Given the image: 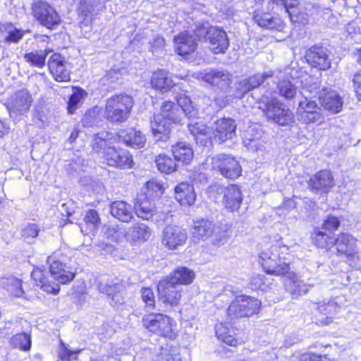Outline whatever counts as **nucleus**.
Here are the masks:
<instances>
[{
  "instance_id": "obj_1",
  "label": "nucleus",
  "mask_w": 361,
  "mask_h": 361,
  "mask_svg": "<svg viewBox=\"0 0 361 361\" xmlns=\"http://www.w3.org/2000/svg\"><path fill=\"white\" fill-rule=\"evenodd\" d=\"M121 141L131 147L142 148L145 145L146 137L141 131L133 128L121 130L118 134L101 131L94 135L93 146L96 150H100L107 144H115Z\"/></svg>"
},
{
  "instance_id": "obj_2",
  "label": "nucleus",
  "mask_w": 361,
  "mask_h": 361,
  "mask_svg": "<svg viewBox=\"0 0 361 361\" xmlns=\"http://www.w3.org/2000/svg\"><path fill=\"white\" fill-rule=\"evenodd\" d=\"M288 247L279 244L273 245L259 255V263L264 271L271 275H283L289 271Z\"/></svg>"
},
{
  "instance_id": "obj_3",
  "label": "nucleus",
  "mask_w": 361,
  "mask_h": 361,
  "mask_svg": "<svg viewBox=\"0 0 361 361\" xmlns=\"http://www.w3.org/2000/svg\"><path fill=\"white\" fill-rule=\"evenodd\" d=\"M176 104L171 101L165 102L161 108L160 116L172 123H180L183 117L188 118L197 117L198 110L190 99L185 94L176 97Z\"/></svg>"
},
{
  "instance_id": "obj_4",
  "label": "nucleus",
  "mask_w": 361,
  "mask_h": 361,
  "mask_svg": "<svg viewBox=\"0 0 361 361\" xmlns=\"http://www.w3.org/2000/svg\"><path fill=\"white\" fill-rule=\"evenodd\" d=\"M134 104L133 97L127 94H115L106 99L105 117L111 123H122L129 117Z\"/></svg>"
},
{
  "instance_id": "obj_5",
  "label": "nucleus",
  "mask_w": 361,
  "mask_h": 361,
  "mask_svg": "<svg viewBox=\"0 0 361 361\" xmlns=\"http://www.w3.org/2000/svg\"><path fill=\"white\" fill-rule=\"evenodd\" d=\"M228 229L226 224L201 219L195 221L192 235L195 238L202 240L212 237V244L220 246L226 241Z\"/></svg>"
},
{
  "instance_id": "obj_6",
  "label": "nucleus",
  "mask_w": 361,
  "mask_h": 361,
  "mask_svg": "<svg viewBox=\"0 0 361 361\" xmlns=\"http://www.w3.org/2000/svg\"><path fill=\"white\" fill-rule=\"evenodd\" d=\"M195 35L204 37L209 44V49L215 54H224L229 47L227 33L222 28L216 26L202 25L197 28Z\"/></svg>"
},
{
  "instance_id": "obj_7",
  "label": "nucleus",
  "mask_w": 361,
  "mask_h": 361,
  "mask_svg": "<svg viewBox=\"0 0 361 361\" xmlns=\"http://www.w3.org/2000/svg\"><path fill=\"white\" fill-rule=\"evenodd\" d=\"M261 306V302L255 298L245 295L236 297L227 309L230 319L248 317L256 314Z\"/></svg>"
},
{
  "instance_id": "obj_8",
  "label": "nucleus",
  "mask_w": 361,
  "mask_h": 361,
  "mask_svg": "<svg viewBox=\"0 0 361 361\" xmlns=\"http://www.w3.org/2000/svg\"><path fill=\"white\" fill-rule=\"evenodd\" d=\"M32 15L44 27L53 30L61 23L55 8L46 1L37 0L32 4Z\"/></svg>"
},
{
  "instance_id": "obj_9",
  "label": "nucleus",
  "mask_w": 361,
  "mask_h": 361,
  "mask_svg": "<svg viewBox=\"0 0 361 361\" xmlns=\"http://www.w3.org/2000/svg\"><path fill=\"white\" fill-rule=\"evenodd\" d=\"M114 144H107L105 147L100 150H96L92 142V147L94 152L102 153L109 166L120 168H131L133 164L132 156L129 152L121 148H116Z\"/></svg>"
},
{
  "instance_id": "obj_10",
  "label": "nucleus",
  "mask_w": 361,
  "mask_h": 361,
  "mask_svg": "<svg viewBox=\"0 0 361 361\" xmlns=\"http://www.w3.org/2000/svg\"><path fill=\"white\" fill-rule=\"evenodd\" d=\"M261 109L269 120H272L281 126L288 124L293 119L292 111L276 98H271L263 102V106Z\"/></svg>"
},
{
  "instance_id": "obj_11",
  "label": "nucleus",
  "mask_w": 361,
  "mask_h": 361,
  "mask_svg": "<svg viewBox=\"0 0 361 361\" xmlns=\"http://www.w3.org/2000/svg\"><path fill=\"white\" fill-rule=\"evenodd\" d=\"M212 189L218 195H222L221 203L224 207L230 211H237L243 201L242 192L238 185L230 184L224 186L220 184H215Z\"/></svg>"
},
{
  "instance_id": "obj_12",
  "label": "nucleus",
  "mask_w": 361,
  "mask_h": 361,
  "mask_svg": "<svg viewBox=\"0 0 361 361\" xmlns=\"http://www.w3.org/2000/svg\"><path fill=\"white\" fill-rule=\"evenodd\" d=\"M142 324L149 331L164 337L173 336L172 319L163 314H149L143 317Z\"/></svg>"
},
{
  "instance_id": "obj_13",
  "label": "nucleus",
  "mask_w": 361,
  "mask_h": 361,
  "mask_svg": "<svg viewBox=\"0 0 361 361\" xmlns=\"http://www.w3.org/2000/svg\"><path fill=\"white\" fill-rule=\"evenodd\" d=\"M123 284L116 279L104 278L98 283L100 293L106 295L111 306L119 308L125 302L123 296Z\"/></svg>"
},
{
  "instance_id": "obj_14",
  "label": "nucleus",
  "mask_w": 361,
  "mask_h": 361,
  "mask_svg": "<svg viewBox=\"0 0 361 361\" xmlns=\"http://www.w3.org/2000/svg\"><path fill=\"white\" fill-rule=\"evenodd\" d=\"M214 168L217 169L226 178L234 179L242 173V167L239 162L233 157L219 154L212 159Z\"/></svg>"
},
{
  "instance_id": "obj_15",
  "label": "nucleus",
  "mask_w": 361,
  "mask_h": 361,
  "mask_svg": "<svg viewBox=\"0 0 361 361\" xmlns=\"http://www.w3.org/2000/svg\"><path fill=\"white\" fill-rule=\"evenodd\" d=\"M31 103V95L27 90L17 91L7 102V109L11 117H17L27 113Z\"/></svg>"
},
{
  "instance_id": "obj_16",
  "label": "nucleus",
  "mask_w": 361,
  "mask_h": 361,
  "mask_svg": "<svg viewBox=\"0 0 361 361\" xmlns=\"http://www.w3.org/2000/svg\"><path fill=\"white\" fill-rule=\"evenodd\" d=\"M330 54L331 51L326 47L314 45L306 51L305 59L311 66L326 71L331 65Z\"/></svg>"
},
{
  "instance_id": "obj_17",
  "label": "nucleus",
  "mask_w": 361,
  "mask_h": 361,
  "mask_svg": "<svg viewBox=\"0 0 361 361\" xmlns=\"http://www.w3.org/2000/svg\"><path fill=\"white\" fill-rule=\"evenodd\" d=\"M159 299L170 306L178 305L181 298L182 288L167 278L159 281L157 286Z\"/></svg>"
},
{
  "instance_id": "obj_18",
  "label": "nucleus",
  "mask_w": 361,
  "mask_h": 361,
  "mask_svg": "<svg viewBox=\"0 0 361 361\" xmlns=\"http://www.w3.org/2000/svg\"><path fill=\"white\" fill-rule=\"evenodd\" d=\"M48 66L54 77L57 82H68L71 80V71L69 64L65 57L60 54H53L48 61Z\"/></svg>"
},
{
  "instance_id": "obj_19",
  "label": "nucleus",
  "mask_w": 361,
  "mask_h": 361,
  "mask_svg": "<svg viewBox=\"0 0 361 361\" xmlns=\"http://www.w3.org/2000/svg\"><path fill=\"white\" fill-rule=\"evenodd\" d=\"M199 79L221 90L226 89L231 83V75L225 70H210L197 73Z\"/></svg>"
},
{
  "instance_id": "obj_20",
  "label": "nucleus",
  "mask_w": 361,
  "mask_h": 361,
  "mask_svg": "<svg viewBox=\"0 0 361 361\" xmlns=\"http://www.w3.org/2000/svg\"><path fill=\"white\" fill-rule=\"evenodd\" d=\"M273 76V71L257 73L236 84L235 97L242 98L246 93L263 85L269 78Z\"/></svg>"
},
{
  "instance_id": "obj_21",
  "label": "nucleus",
  "mask_w": 361,
  "mask_h": 361,
  "mask_svg": "<svg viewBox=\"0 0 361 361\" xmlns=\"http://www.w3.org/2000/svg\"><path fill=\"white\" fill-rule=\"evenodd\" d=\"M47 263L49 264L51 277L59 283H69L75 278V274L71 269L59 260H56L54 257H49Z\"/></svg>"
},
{
  "instance_id": "obj_22",
  "label": "nucleus",
  "mask_w": 361,
  "mask_h": 361,
  "mask_svg": "<svg viewBox=\"0 0 361 361\" xmlns=\"http://www.w3.org/2000/svg\"><path fill=\"white\" fill-rule=\"evenodd\" d=\"M187 240L186 231L177 226L169 225L163 231V243L171 250L182 246Z\"/></svg>"
},
{
  "instance_id": "obj_23",
  "label": "nucleus",
  "mask_w": 361,
  "mask_h": 361,
  "mask_svg": "<svg viewBox=\"0 0 361 361\" xmlns=\"http://www.w3.org/2000/svg\"><path fill=\"white\" fill-rule=\"evenodd\" d=\"M235 121L231 118H223L217 120L214 126V136L219 142H225L235 136Z\"/></svg>"
},
{
  "instance_id": "obj_24",
  "label": "nucleus",
  "mask_w": 361,
  "mask_h": 361,
  "mask_svg": "<svg viewBox=\"0 0 361 361\" xmlns=\"http://www.w3.org/2000/svg\"><path fill=\"white\" fill-rule=\"evenodd\" d=\"M334 245L336 246V254L349 259L353 258L355 254L356 240L350 234L341 233L338 235Z\"/></svg>"
},
{
  "instance_id": "obj_25",
  "label": "nucleus",
  "mask_w": 361,
  "mask_h": 361,
  "mask_svg": "<svg viewBox=\"0 0 361 361\" xmlns=\"http://www.w3.org/2000/svg\"><path fill=\"white\" fill-rule=\"evenodd\" d=\"M334 185V178L330 171L322 170L312 177L309 186L312 190L327 192Z\"/></svg>"
},
{
  "instance_id": "obj_26",
  "label": "nucleus",
  "mask_w": 361,
  "mask_h": 361,
  "mask_svg": "<svg viewBox=\"0 0 361 361\" xmlns=\"http://www.w3.org/2000/svg\"><path fill=\"white\" fill-rule=\"evenodd\" d=\"M136 215L144 220H149L157 212L154 200L139 195L134 205Z\"/></svg>"
},
{
  "instance_id": "obj_27",
  "label": "nucleus",
  "mask_w": 361,
  "mask_h": 361,
  "mask_svg": "<svg viewBox=\"0 0 361 361\" xmlns=\"http://www.w3.org/2000/svg\"><path fill=\"white\" fill-rule=\"evenodd\" d=\"M322 106L332 113H338L341 111L343 101L341 97L334 91L326 92L322 90L318 96Z\"/></svg>"
},
{
  "instance_id": "obj_28",
  "label": "nucleus",
  "mask_w": 361,
  "mask_h": 361,
  "mask_svg": "<svg viewBox=\"0 0 361 361\" xmlns=\"http://www.w3.org/2000/svg\"><path fill=\"white\" fill-rule=\"evenodd\" d=\"M104 8V0H81L78 8L80 16L87 22L101 12Z\"/></svg>"
},
{
  "instance_id": "obj_29",
  "label": "nucleus",
  "mask_w": 361,
  "mask_h": 361,
  "mask_svg": "<svg viewBox=\"0 0 361 361\" xmlns=\"http://www.w3.org/2000/svg\"><path fill=\"white\" fill-rule=\"evenodd\" d=\"M178 54L186 56L195 51L197 42L194 37L188 32H182L174 37Z\"/></svg>"
},
{
  "instance_id": "obj_30",
  "label": "nucleus",
  "mask_w": 361,
  "mask_h": 361,
  "mask_svg": "<svg viewBox=\"0 0 361 361\" xmlns=\"http://www.w3.org/2000/svg\"><path fill=\"white\" fill-rule=\"evenodd\" d=\"M111 215L118 220L128 223L133 219L132 206L125 201H114L110 204Z\"/></svg>"
},
{
  "instance_id": "obj_31",
  "label": "nucleus",
  "mask_w": 361,
  "mask_h": 361,
  "mask_svg": "<svg viewBox=\"0 0 361 361\" xmlns=\"http://www.w3.org/2000/svg\"><path fill=\"white\" fill-rule=\"evenodd\" d=\"M171 123L164 119L160 115H155L154 121L152 122L151 128L154 137L157 140L166 141L171 133Z\"/></svg>"
},
{
  "instance_id": "obj_32",
  "label": "nucleus",
  "mask_w": 361,
  "mask_h": 361,
  "mask_svg": "<svg viewBox=\"0 0 361 361\" xmlns=\"http://www.w3.org/2000/svg\"><path fill=\"white\" fill-rule=\"evenodd\" d=\"M175 198L181 205H192L195 203L196 195L192 185L182 182L175 187Z\"/></svg>"
},
{
  "instance_id": "obj_33",
  "label": "nucleus",
  "mask_w": 361,
  "mask_h": 361,
  "mask_svg": "<svg viewBox=\"0 0 361 361\" xmlns=\"http://www.w3.org/2000/svg\"><path fill=\"white\" fill-rule=\"evenodd\" d=\"M151 85L154 89L165 92L171 90L175 82L169 71L159 70L153 73L151 78Z\"/></svg>"
},
{
  "instance_id": "obj_34",
  "label": "nucleus",
  "mask_w": 361,
  "mask_h": 361,
  "mask_svg": "<svg viewBox=\"0 0 361 361\" xmlns=\"http://www.w3.org/2000/svg\"><path fill=\"white\" fill-rule=\"evenodd\" d=\"M313 244L319 248L329 249L334 246V233L328 232L321 227H316L311 233Z\"/></svg>"
},
{
  "instance_id": "obj_35",
  "label": "nucleus",
  "mask_w": 361,
  "mask_h": 361,
  "mask_svg": "<svg viewBox=\"0 0 361 361\" xmlns=\"http://www.w3.org/2000/svg\"><path fill=\"white\" fill-rule=\"evenodd\" d=\"M253 20L259 26L269 30H281L283 27L281 18L274 17L267 13L255 12L253 16Z\"/></svg>"
},
{
  "instance_id": "obj_36",
  "label": "nucleus",
  "mask_w": 361,
  "mask_h": 361,
  "mask_svg": "<svg viewBox=\"0 0 361 361\" xmlns=\"http://www.w3.org/2000/svg\"><path fill=\"white\" fill-rule=\"evenodd\" d=\"M31 277L36 282L37 286H40L44 291L53 294H57L59 292V283H51L42 269H34L31 273Z\"/></svg>"
},
{
  "instance_id": "obj_37",
  "label": "nucleus",
  "mask_w": 361,
  "mask_h": 361,
  "mask_svg": "<svg viewBox=\"0 0 361 361\" xmlns=\"http://www.w3.org/2000/svg\"><path fill=\"white\" fill-rule=\"evenodd\" d=\"M172 154L176 161L188 164L193 158V150L190 145L180 142L172 146Z\"/></svg>"
},
{
  "instance_id": "obj_38",
  "label": "nucleus",
  "mask_w": 361,
  "mask_h": 361,
  "mask_svg": "<svg viewBox=\"0 0 361 361\" xmlns=\"http://www.w3.org/2000/svg\"><path fill=\"white\" fill-rule=\"evenodd\" d=\"M195 272L185 267H180L175 269L166 278L177 286L190 284L194 279Z\"/></svg>"
},
{
  "instance_id": "obj_39",
  "label": "nucleus",
  "mask_w": 361,
  "mask_h": 361,
  "mask_svg": "<svg viewBox=\"0 0 361 361\" xmlns=\"http://www.w3.org/2000/svg\"><path fill=\"white\" fill-rule=\"evenodd\" d=\"M310 287V285L305 283L295 275L288 278L285 282L286 290L290 293L294 298L306 294Z\"/></svg>"
},
{
  "instance_id": "obj_40",
  "label": "nucleus",
  "mask_w": 361,
  "mask_h": 361,
  "mask_svg": "<svg viewBox=\"0 0 361 361\" xmlns=\"http://www.w3.org/2000/svg\"><path fill=\"white\" fill-rule=\"evenodd\" d=\"M1 31L4 35L1 42L7 44L18 43L25 34V30L14 27L11 23L3 25Z\"/></svg>"
},
{
  "instance_id": "obj_41",
  "label": "nucleus",
  "mask_w": 361,
  "mask_h": 361,
  "mask_svg": "<svg viewBox=\"0 0 361 361\" xmlns=\"http://www.w3.org/2000/svg\"><path fill=\"white\" fill-rule=\"evenodd\" d=\"M319 109L317 102L312 99V97H307V95H305L299 103L298 111L301 114H306L307 119L310 122L317 119Z\"/></svg>"
},
{
  "instance_id": "obj_42",
  "label": "nucleus",
  "mask_w": 361,
  "mask_h": 361,
  "mask_svg": "<svg viewBox=\"0 0 361 361\" xmlns=\"http://www.w3.org/2000/svg\"><path fill=\"white\" fill-rule=\"evenodd\" d=\"M216 336L217 338L223 343L235 346L238 343V340L234 337L233 330L222 323L216 325Z\"/></svg>"
},
{
  "instance_id": "obj_43",
  "label": "nucleus",
  "mask_w": 361,
  "mask_h": 361,
  "mask_svg": "<svg viewBox=\"0 0 361 361\" xmlns=\"http://www.w3.org/2000/svg\"><path fill=\"white\" fill-rule=\"evenodd\" d=\"M164 192L163 185L155 180H149L146 183L143 192L140 195H146L147 198L150 200H157L160 198Z\"/></svg>"
},
{
  "instance_id": "obj_44",
  "label": "nucleus",
  "mask_w": 361,
  "mask_h": 361,
  "mask_svg": "<svg viewBox=\"0 0 361 361\" xmlns=\"http://www.w3.org/2000/svg\"><path fill=\"white\" fill-rule=\"evenodd\" d=\"M102 121L100 110L97 106L87 111L81 121L82 126L85 128L97 126Z\"/></svg>"
},
{
  "instance_id": "obj_45",
  "label": "nucleus",
  "mask_w": 361,
  "mask_h": 361,
  "mask_svg": "<svg viewBox=\"0 0 361 361\" xmlns=\"http://www.w3.org/2000/svg\"><path fill=\"white\" fill-rule=\"evenodd\" d=\"M155 163L158 169L165 173H171L175 171L177 168L176 161L166 154H159L156 158Z\"/></svg>"
},
{
  "instance_id": "obj_46",
  "label": "nucleus",
  "mask_w": 361,
  "mask_h": 361,
  "mask_svg": "<svg viewBox=\"0 0 361 361\" xmlns=\"http://www.w3.org/2000/svg\"><path fill=\"white\" fill-rule=\"evenodd\" d=\"M133 240L147 241L151 236L150 228L145 224L137 223L130 228Z\"/></svg>"
},
{
  "instance_id": "obj_47",
  "label": "nucleus",
  "mask_w": 361,
  "mask_h": 361,
  "mask_svg": "<svg viewBox=\"0 0 361 361\" xmlns=\"http://www.w3.org/2000/svg\"><path fill=\"white\" fill-rule=\"evenodd\" d=\"M302 92L301 94L303 96L307 95V97H315L319 94L321 91H319L320 84L317 79L309 77L305 80V82H302Z\"/></svg>"
},
{
  "instance_id": "obj_48",
  "label": "nucleus",
  "mask_w": 361,
  "mask_h": 361,
  "mask_svg": "<svg viewBox=\"0 0 361 361\" xmlns=\"http://www.w3.org/2000/svg\"><path fill=\"white\" fill-rule=\"evenodd\" d=\"M46 57L47 54L43 51H40L39 53L37 51L26 53L23 56L26 62L30 63L32 66L39 68L44 66Z\"/></svg>"
},
{
  "instance_id": "obj_49",
  "label": "nucleus",
  "mask_w": 361,
  "mask_h": 361,
  "mask_svg": "<svg viewBox=\"0 0 361 361\" xmlns=\"http://www.w3.org/2000/svg\"><path fill=\"white\" fill-rule=\"evenodd\" d=\"M10 343L16 348L27 350L31 347V338L27 334L20 333L13 336Z\"/></svg>"
},
{
  "instance_id": "obj_50",
  "label": "nucleus",
  "mask_w": 361,
  "mask_h": 361,
  "mask_svg": "<svg viewBox=\"0 0 361 361\" xmlns=\"http://www.w3.org/2000/svg\"><path fill=\"white\" fill-rule=\"evenodd\" d=\"M87 96L86 92L79 87L74 90L68 102V110L70 114H73L79 103Z\"/></svg>"
},
{
  "instance_id": "obj_51",
  "label": "nucleus",
  "mask_w": 361,
  "mask_h": 361,
  "mask_svg": "<svg viewBox=\"0 0 361 361\" xmlns=\"http://www.w3.org/2000/svg\"><path fill=\"white\" fill-rule=\"evenodd\" d=\"M39 226L36 224H27L21 231L22 238L24 240L31 243L39 234Z\"/></svg>"
},
{
  "instance_id": "obj_52",
  "label": "nucleus",
  "mask_w": 361,
  "mask_h": 361,
  "mask_svg": "<svg viewBox=\"0 0 361 361\" xmlns=\"http://www.w3.org/2000/svg\"><path fill=\"white\" fill-rule=\"evenodd\" d=\"M279 91L281 96L287 99L293 98L297 92V90L290 82L282 81L279 84Z\"/></svg>"
},
{
  "instance_id": "obj_53",
  "label": "nucleus",
  "mask_w": 361,
  "mask_h": 361,
  "mask_svg": "<svg viewBox=\"0 0 361 361\" xmlns=\"http://www.w3.org/2000/svg\"><path fill=\"white\" fill-rule=\"evenodd\" d=\"M250 286L253 290H267L269 288V283L264 275L257 274L251 277Z\"/></svg>"
},
{
  "instance_id": "obj_54",
  "label": "nucleus",
  "mask_w": 361,
  "mask_h": 361,
  "mask_svg": "<svg viewBox=\"0 0 361 361\" xmlns=\"http://www.w3.org/2000/svg\"><path fill=\"white\" fill-rule=\"evenodd\" d=\"M8 290L16 297H21L24 293L22 281L14 277L7 279Z\"/></svg>"
},
{
  "instance_id": "obj_55",
  "label": "nucleus",
  "mask_w": 361,
  "mask_h": 361,
  "mask_svg": "<svg viewBox=\"0 0 361 361\" xmlns=\"http://www.w3.org/2000/svg\"><path fill=\"white\" fill-rule=\"evenodd\" d=\"M122 69L118 68H112L108 71L106 75L101 79L102 84L106 85L109 83L116 82L122 75Z\"/></svg>"
},
{
  "instance_id": "obj_56",
  "label": "nucleus",
  "mask_w": 361,
  "mask_h": 361,
  "mask_svg": "<svg viewBox=\"0 0 361 361\" xmlns=\"http://www.w3.org/2000/svg\"><path fill=\"white\" fill-rule=\"evenodd\" d=\"M340 224L341 221L338 217L333 215H328L324 220L321 228L328 232L334 233V231L338 228Z\"/></svg>"
},
{
  "instance_id": "obj_57",
  "label": "nucleus",
  "mask_w": 361,
  "mask_h": 361,
  "mask_svg": "<svg viewBox=\"0 0 361 361\" xmlns=\"http://www.w3.org/2000/svg\"><path fill=\"white\" fill-rule=\"evenodd\" d=\"M142 301L146 306L149 308H154L155 306V296L152 289L149 288H142L140 290Z\"/></svg>"
},
{
  "instance_id": "obj_58",
  "label": "nucleus",
  "mask_w": 361,
  "mask_h": 361,
  "mask_svg": "<svg viewBox=\"0 0 361 361\" xmlns=\"http://www.w3.org/2000/svg\"><path fill=\"white\" fill-rule=\"evenodd\" d=\"M188 128L190 134L197 141L198 136L205 135L207 134V128L204 125L199 123H188Z\"/></svg>"
},
{
  "instance_id": "obj_59",
  "label": "nucleus",
  "mask_w": 361,
  "mask_h": 361,
  "mask_svg": "<svg viewBox=\"0 0 361 361\" xmlns=\"http://www.w3.org/2000/svg\"><path fill=\"white\" fill-rule=\"evenodd\" d=\"M271 1L276 5L283 6L290 15H291V13L289 11V9L294 8L299 4V0H271Z\"/></svg>"
},
{
  "instance_id": "obj_60",
  "label": "nucleus",
  "mask_w": 361,
  "mask_h": 361,
  "mask_svg": "<svg viewBox=\"0 0 361 361\" xmlns=\"http://www.w3.org/2000/svg\"><path fill=\"white\" fill-rule=\"evenodd\" d=\"M158 361H182L179 355H172L167 349H161Z\"/></svg>"
},
{
  "instance_id": "obj_61",
  "label": "nucleus",
  "mask_w": 361,
  "mask_h": 361,
  "mask_svg": "<svg viewBox=\"0 0 361 361\" xmlns=\"http://www.w3.org/2000/svg\"><path fill=\"white\" fill-rule=\"evenodd\" d=\"M85 220L87 224L97 226L99 223V217L97 212L94 209L88 210L85 217Z\"/></svg>"
},
{
  "instance_id": "obj_62",
  "label": "nucleus",
  "mask_w": 361,
  "mask_h": 361,
  "mask_svg": "<svg viewBox=\"0 0 361 361\" xmlns=\"http://www.w3.org/2000/svg\"><path fill=\"white\" fill-rule=\"evenodd\" d=\"M353 82L356 96L361 100V70L355 74Z\"/></svg>"
},
{
  "instance_id": "obj_63",
  "label": "nucleus",
  "mask_w": 361,
  "mask_h": 361,
  "mask_svg": "<svg viewBox=\"0 0 361 361\" xmlns=\"http://www.w3.org/2000/svg\"><path fill=\"white\" fill-rule=\"evenodd\" d=\"M152 51L153 52L157 51L159 49H161L165 46V39L164 37L157 35L155 36L152 41L150 42Z\"/></svg>"
},
{
  "instance_id": "obj_64",
  "label": "nucleus",
  "mask_w": 361,
  "mask_h": 361,
  "mask_svg": "<svg viewBox=\"0 0 361 361\" xmlns=\"http://www.w3.org/2000/svg\"><path fill=\"white\" fill-rule=\"evenodd\" d=\"M295 206L296 203L293 199L287 198L284 200L281 208H278L277 209L280 211L283 208L289 212L290 209L295 208Z\"/></svg>"
}]
</instances>
